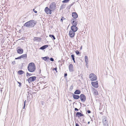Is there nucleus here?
I'll return each mask as SVG.
<instances>
[{
	"mask_svg": "<svg viewBox=\"0 0 126 126\" xmlns=\"http://www.w3.org/2000/svg\"><path fill=\"white\" fill-rule=\"evenodd\" d=\"M35 24V21L34 20H32L26 23L24 25V26L28 28H30L34 27Z\"/></svg>",
	"mask_w": 126,
	"mask_h": 126,
	"instance_id": "nucleus-1",
	"label": "nucleus"
},
{
	"mask_svg": "<svg viewBox=\"0 0 126 126\" xmlns=\"http://www.w3.org/2000/svg\"><path fill=\"white\" fill-rule=\"evenodd\" d=\"M28 70L30 72H34L36 69L34 63H31L28 65Z\"/></svg>",
	"mask_w": 126,
	"mask_h": 126,
	"instance_id": "nucleus-2",
	"label": "nucleus"
},
{
	"mask_svg": "<svg viewBox=\"0 0 126 126\" xmlns=\"http://www.w3.org/2000/svg\"><path fill=\"white\" fill-rule=\"evenodd\" d=\"M89 78L91 81L95 80L97 79L96 76L94 74L91 73L89 75Z\"/></svg>",
	"mask_w": 126,
	"mask_h": 126,
	"instance_id": "nucleus-3",
	"label": "nucleus"
},
{
	"mask_svg": "<svg viewBox=\"0 0 126 126\" xmlns=\"http://www.w3.org/2000/svg\"><path fill=\"white\" fill-rule=\"evenodd\" d=\"M56 7V4L55 2H52L49 6V8L51 11H53L55 9Z\"/></svg>",
	"mask_w": 126,
	"mask_h": 126,
	"instance_id": "nucleus-4",
	"label": "nucleus"
},
{
	"mask_svg": "<svg viewBox=\"0 0 126 126\" xmlns=\"http://www.w3.org/2000/svg\"><path fill=\"white\" fill-rule=\"evenodd\" d=\"M104 126H108V122L107 120V117H104L102 120Z\"/></svg>",
	"mask_w": 126,
	"mask_h": 126,
	"instance_id": "nucleus-5",
	"label": "nucleus"
},
{
	"mask_svg": "<svg viewBox=\"0 0 126 126\" xmlns=\"http://www.w3.org/2000/svg\"><path fill=\"white\" fill-rule=\"evenodd\" d=\"M80 99L82 102H84L86 100V97L85 95L83 94H81L79 96Z\"/></svg>",
	"mask_w": 126,
	"mask_h": 126,
	"instance_id": "nucleus-6",
	"label": "nucleus"
},
{
	"mask_svg": "<svg viewBox=\"0 0 126 126\" xmlns=\"http://www.w3.org/2000/svg\"><path fill=\"white\" fill-rule=\"evenodd\" d=\"M51 10L48 7H46L45 9V13L47 14H50L52 13Z\"/></svg>",
	"mask_w": 126,
	"mask_h": 126,
	"instance_id": "nucleus-7",
	"label": "nucleus"
},
{
	"mask_svg": "<svg viewBox=\"0 0 126 126\" xmlns=\"http://www.w3.org/2000/svg\"><path fill=\"white\" fill-rule=\"evenodd\" d=\"M36 77L35 76H33L30 77L29 78L28 80V82L30 83L31 82L35 80L36 79Z\"/></svg>",
	"mask_w": 126,
	"mask_h": 126,
	"instance_id": "nucleus-8",
	"label": "nucleus"
},
{
	"mask_svg": "<svg viewBox=\"0 0 126 126\" xmlns=\"http://www.w3.org/2000/svg\"><path fill=\"white\" fill-rule=\"evenodd\" d=\"M16 51L17 53L21 54L23 52V50L20 47H18L16 48Z\"/></svg>",
	"mask_w": 126,
	"mask_h": 126,
	"instance_id": "nucleus-9",
	"label": "nucleus"
},
{
	"mask_svg": "<svg viewBox=\"0 0 126 126\" xmlns=\"http://www.w3.org/2000/svg\"><path fill=\"white\" fill-rule=\"evenodd\" d=\"M92 85L94 87L97 88L98 87V83L97 81L96 82H92L91 83Z\"/></svg>",
	"mask_w": 126,
	"mask_h": 126,
	"instance_id": "nucleus-10",
	"label": "nucleus"
},
{
	"mask_svg": "<svg viewBox=\"0 0 126 126\" xmlns=\"http://www.w3.org/2000/svg\"><path fill=\"white\" fill-rule=\"evenodd\" d=\"M69 69L70 72H72L74 71V67L72 64H70L69 65Z\"/></svg>",
	"mask_w": 126,
	"mask_h": 126,
	"instance_id": "nucleus-11",
	"label": "nucleus"
},
{
	"mask_svg": "<svg viewBox=\"0 0 126 126\" xmlns=\"http://www.w3.org/2000/svg\"><path fill=\"white\" fill-rule=\"evenodd\" d=\"M75 25L72 26L71 27V30L75 32H76L78 30V28Z\"/></svg>",
	"mask_w": 126,
	"mask_h": 126,
	"instance_id": "nucleus-12",
	"label": "nucleus"
},
{
	"mask_svg": "<svg viewBox=\"0 0 126 126\" xmlns=\"http://www.w3.org/2000/svg\"><path fill=\"white\" fill-rule=\"evenodd\" d=\"M75 32L71 30H70L69 32V35L71 38H73L74 37L75 33Z\"/></svg>",
	"mask_w": 126,
	"mask_h": 126,
	"instance_id": "nucleus-13",
	"label": "nucleus"
},
{
	"mask_svg": "<svg viewBox=\"0 0 126 126\" xmlns=\"http://www.w3.org/2000/svg\"><path fill=\"white\" fill-rule=\"evenodd\" d=\"M72 16L74 19L77 18L78 16V14L76 12H73L72 13Z\"/></svg>",
	"mask_w": 126,
	"mask_h": 126,
	"instance_id": "nucleus-14",
	"label": "nucleus"
},
{
	"mask_svg": "<svg viewBox=\"0 0 126 126\" xmlns=\"http://www.w3.org/2000/svg\"><path fill=\"white\" fill-rule=\"evenodd\" d=\"M34 41L39 42L41 40V39L39 37H34L33 39Z\"/></svg>",
	"mask_w": 126,
	"mask_h": 126,
	"instance_id": "nucleus-15",
	"label": "nucleus"
},
{
	"mask_svg": "<svg viewBox=\"0 0 126 126\" xmlns=\"http://www.w3.org/2000/svg\"><path fill=\"white\" fill-rule=\"evenodd\" d=\"M84 116V115L80 112H78L76 114V116L79 117H81Z\"/></svg>",
	"mask_w": 126,
	"mask_h": 126,
	"instance_id": "nucleus-16",
	"label": "nucleus"
},
{
	"mask_svg": "<svg viewBox=\"0 0 126 126\" xmlns=\"http://www.w3.org/2000/svg\"><path fill=\"white\" fill-rule=\"evenodd\" d=\"M73 97L74 99H78L79 98V95L75 94H73Z\"/></svg>",
	"mask_w": 126,
	"mask_h": 126,
	"instance_id": "nucleus-17",
	"label": "nucleus"
},
{
	"mask_svg": "<svg viewBox=\"0 0 126 126\" xmlns=\"http://www.w3.org/2000/svg\"><path fill=\"white\" fill-rule=\"evenodd\" d=\"M48 47V45H45L43 46L42 47H40V49L42 50H43L44 49H45L46 48H47Z\"/></svg>",
	"mask_w": 126,
	"mask_h": 126,
	"instance_id": "nucleus-18",
	"label": "nucleus"
},
{
	"mask_svg": "<svg viewBox=\"0 0 126 126\" xmlns=\"http://www.w3.org/2000/svg\"><path fill=\"white\" fill-rule=\"evenodd\" d=\"M81 93V91L79 90H77L74 92L75 94H79Z\"/></svg>",
	"mask_w": 126,
	"mask_h": 126,
	"instance_id": "nucleus-19",
	"label": "nucleus"
},
{
	"mask_svg": "<svg viewBox=\"0 0 126 126\" xmlns=\"http://www.w3.org/2000/svg\"><path fill=\"white\" fill-rule=\"evenodd\" d=\"M21 58L26 59L27 58V55L26 54H23L20 56Z\"/></svg>",
	"mask_w": 126,
	"mask_h": 126,
	"instance_id": "nucleus-20",
	"label": "nucleus"
},
{
	"mask_svg": "<svg viewBox=\"0 0 126 126\" xmlns=\"http://www.w3.org/2000/svg\"><path fill=\"white\" fill-rule=\"evenodd\" d=\"M24 73V72L22 70H19L18 72V74L19 75L22 74Z\"/></svg>",
	"mask_w": 126,
	"mask_h": 126,
	"instance_id": "nucleus-21",
	"label": "nucleus"
},
{
	"mask_svg": "<svg viewBox=\"0 0 126 126\" xmlns=\"http://www.w3.org/2000/svg\"><path fill=\"white\" fill-rule=\"evenodd\" d=\"M43 59L45 61H46L48 59H49V57H42Z\"/></svg>",
	"mask_w": 126,
	"mask_h": 126,
	"instance_id": "nucleus-22",
	"label": "nucleus"
},
{
	"mask_svg": "<svg viewBox=\"0 0 126 126\" xmlns=\"http://www.w3.org/2000/svg\"><path fill=\"white\" fill-rule=\"evenodd\" d=\"M85 62L86 63H88V61L87 56H85Z\"/></svg>",
	"mask_w": 126,
	"mask_h": 126,
	"instance_id": "nucleus-23",
	"label": "nucleus"
},
{
	"mask_svg": "<svg viewBox=\"0 0 126 126\" xmlns=\"http://www.w3.org/2000/svg\"><path fill=\"white\" fill-rule=\"evenodd\" d=\"M94 94L95 95H97L98 94V91L96 90H94Z\"/></svg>",
	"mask_w": 126,
	"mask_h": 126,
	"instance_id": "nucleus-24",
	"label": "nucleus"
},
{
	"mask_svg": "<svg viewBox=\"0 0 126 126\" xmlns=\"http://www.w3.org/2000/svg\"><path fill=\"white\" fill-rule=\"evenodd\" d=\"M71 22L72 24L73 25H74V24L75 23V19H72L71 20Z\"/></svg>",
	"mask_w": 126,
	"mask_h": 126,
	"instance_id": "nucleus-25",
	"label": "nucleus"
},
{
	"mask_svg": "<svg viewBox=\"0 0 126 126\" xmlns=\"http://www.w3.org/2000/svg\"><path fill=\"white\" fill-rule=\"evenodd\" d=\"M49 37H51V38L52 37L54 40H55V37L54 35H49Z\"/></svg>",
	"mask_w": 126,
	"mask_h": 126,
	"instance_id": "nucleus-26",
	"label": "nucleus"
},
{
	"mask_svg": "<svg viewBox=\"0 0 126 126\" xmlns=\"http://www.w3.org/2000/svg\"><path fill=\"white\" fill-rule=\"evenodd\" d=\"M75 19V23L74 24V25H75V26H77V24H78V21L77 20V19Z\"/></svg>",
	"mask_w": 126,
	"mask_h": 126,
	"instance_id": "nucleus-27",
	"label": "nucleus"
},
{
	"mask_svg": "<svg viewBox=\"0 0 126 126\" xmlns=\"http://www.w3.org/2000/svg\"><path fill=\"white\" fill-rule=\"evenodd\" d=\"M70 0H64L62 1L63 3H66L68 2Z\"/></svg>",
	"mask_w": 126,
	"mask_h": 126,
	"instance_id": "nucleus-28",
	"label": "nucleus"
},
{
	"mask_svg": "<svg viewBox=\"0 0 126 126\" xmlns=\"http://www.w3.org/2000/svg\"><path fill=\"white\" fill-rule=\"evenodd\" d=\"M65 5L63 4L61 7V9H63L65 7Z\"/></svg>",
	"mask_w": 126,
	"mask_h": 126,
	"instance_id": "nucleus-29",
	"label": "nucleus"
},
{
	"mask_svg": "<svg viewBox=\"0 0 126 126\" xmlns=\"http://www.w3.org/2000/svg\"><path fill=\"white\" fill-rule=\"evenodd\" d=\"M71 57L72 59H75V56L74 54H72L71 55Z\"/></svg>",
	"mask_w": 126,
	"mask_h": 126,
	"instance_id": "nucleus-30",
	"label": "nucleus"
},
{
	"mask_svg": "<svg viewBox=\"0 0 126 126\" xmlns=\"http://www.w3.org/2000/svg\"><path fill=\"white\" fill-rule=\"evenodd\" d=\"M77 55H79V52L78 50H76L75 51Z\"/></svg>",
	"mask_w": 126,
	"mask_h": 126,
	"instance_id": "nucleus-31",
	"label": "nucleus"
},
{
	"mask_svg": "<svg viewBox=\"0 0 126 126\" xmlns=\"http://www.w3.org/2000/svg\"><path fill=\"white\" fill-rule=\"evenodd\" d=\"M31 75H32V74H29L28 72H27L26 73V76L27 77H28L29 76H31Z\"/></svg>",
	"mask_w": 126,
	"mask_h": 126,
	"instance_id": "nucleus-32",
	"label": "nucleus"
},
{
	"mask_svg": "<svg viewBox=\"0 0 126 126\" xmlns=\"http://www.w3.org/2000/svg\"><path fill=\"white\" fill-rule=\"evenodd\" d=\"M17 83L19 84L18 86L19 87H21V83L18 81H17Z\"/></svg>",
	"mask_w": 126,
	"mask_h": 126,
	"instance_id": "nucleus-33",
	"label": "nucleus"
},
{
	"mask_svg": "<svg viewBox=\"0 0 126 126\" xmlns=\"http://www.w3.org/2000/svg\"><path fill=\"white\" fill-rule=\"evenodd\" d=\"M64 19H65V18H64L63 17H62V18H61V19L60 21L61 22H63V20Z\"/></svg>",
	"mask_w": 126,
	"mask_h": 126,
	"instance_id": "nucleus-34",
	"label": "nucleus"
},
{
	"mask_svg": "<svg viewBox=\"0 0 126 126\" xmlns=\"http://www.w3.org/2000/svg\"><path fill=\"white\" fill-rule=\"evenodd\" d=\"M50 61H52V62H53L54 61V59L52 58H50Z\"/></svg>",
	"mask_w": 126,
	"mask_h": 126,
	"instance_id": "nucleus-35",
	"label": "nucleus"
},
{
	"mask_svg": "<svg viewBox=\"0 0 126 126\" xmlns=\"http://www.w3.org/2000/svg\"><path fill=\"white\" fill-rule=\"evenodd\" d=\"M57 68L56 67L55 68H54L53 69V70H55L56 71V72H57Z\"/></svg>",
	"mask_w": 126,
	"mask_h": 126,
	"instance_id": "nucleus-36",
	"label": "nucleus"
},
{
	"mask_svg": "<svg viewBox=\"0 0 126 126\" xmlns=\"http://www.w3.org/2000/svg\"><path fill=\"white\" fill-rule=\"evenodd\" d=\"M12 64L13 65H14L15 64V61H14L12 63Z\"/></svg>",
	"mask_w": 126,
	"mask_h": 126,
	"instance_id": "nucleus-37",
	"label": "nucleus"
},
{
	"mask_svg": "<svg viewBox=\"0 0 126 126\" xmlns=\"http://www.w3.org/2000/svg\"><path fill=\"white\" fill-rule=\"evenodd\" d=\"M87 112L88 113H91V111L89 110H88L87 111Z\"/></svg>",
	"mask_w": 126,
	"mask_h": 126,
	"instance_id": "nucleus-38",
	"label": "nucleus"
},
{
	"mask_svg": "<svg viewBox=\"0 0 126 126\" xmlns=\"http://www.w3.org/2000/svg\"><path fill=\"white\" fill-rule=\"evenodd\" d=\"M33 10L35 13H37V11L36 10H35L34 9H33Z\"/></svg>",
	"mask_w": 126,
	"mask_h": 126,
	"instance_id": "nucleus-39",
	"label": "nucleus"
},
{
	"mask_svg": "<svg viewBox=\"0 0 126 126\" xmlns=\"http://www.w3.org/2000/svg\"><path fill=\"white\" fill-rule=\"evenodd\" d=\"M75 111H78L79 110L77 108H75Z\"/></svg>",
	"mask_w": 126,
	"mask_h": 126,
	"instance_id": "nucleus-40",
	"label": "nucleus"
},
{
	"mask_svg": "<svg viewBox=\"0 0 126 126\" xmlns=\"http://www.w3.org/2000/svg\"><path fill=\"white\" fill-rule=\"evenodd\" d=\"M67 76V74L66 73L64 74V77L65 78V77Z\"/></svg>",
	"mask_w": 126,
	"mask_h": 126,
	"instance_id": "nucleus-41",
	"label": "nucleus"
},
{
	"mask_svg": "<svg viewBox=\"0 0 126 126\" xmlns=\"http://www.w3.org/2000/svg\"><path fill=\"white\" fill-rule=\"evenodd\" d=\"M76 126H79V124L77 123H76Z\"/></svg>",
	"mask_w": 126,
	"mask_h": 126,
	"instance_id": "nucleus-42",
	"label": "nucleus"
},
{
	"mask_svg": "<svg viewBox=\"0 0 126 126\" xmlns=\"http://www.w3.org/2000/svg\"><path fill=\"white\" fill-rule=\"evenodd\" d=\"M70 88L71 89H73V85H71V86H70Z\"/></svg>",
	"mask_w": 126,
	"mask_h": 126,
	"instance_id": "nucleus-43",
	"label": "nucleus"
},
{
	"mask_svg": "<svg viewBox=\"0 0 126 126\" xmlns=\"http://www.w3.org/2000/svg\"><path fill=\"white\" fill-rule=\"evenodd\" d=\"M18 59H21L20 56H19V57H18Z\"/></svg>",
	"mask_w": 126,
	"mask_h": 126,
	"instance_id": "nucleus-44",
	"label": "nucleus"
},
{
	"mask_svg": "<svg viewBox=\"0 0 126 126\" xmlns=\"http://www.w3.org/2000/svg\"><path fill=\"white\" fill-rule=\"evenodd\" d=\"M72 60H73V61L74 62V63H76V62H75V59H73Z\"/></svg>",
	"mask_w": 126,
	"mask_h": 126,
	"instance_id": "nucleus-45",
	"label": "nucleus"
},
{
	"mask_svg": "<svg viewBox=\"0 0 126 126\" xmlns=\"http://www.w3.org/2000/svg\"><path fill=\"white\" fill-rule=\"evenodd\" d=\"M26 100H25L24 102V105H26Z\"/></svg>",
	"mask_w": 126,
	"mask_h": 126,
	"instance_id": "nucleus-46",
	"label": "nucleus"
},
{
	"mask_svg": "<svg viewBox=\"0 0 126 126\" xmlns=\"http://www.w3.org/2000/svg\"><path fill=\"white\" fill-rule=\"evenodd\" d=\"M86 63V67H87V66H88V63Z\"/></svg>",
	"mask_w": 126,
	"mask_h": 126,
	"instance_id": "nucleus-47",
	"label": "nucleus"
},
{
	"mask_svg": "<svg viewBox=\"0 0 126 126\" xmlns=\"http://www.w3.org/2000/svg\"><path fill=\"white\" fill-rule=\"evenodd\" d=\"M25 105H24V106H23V109H24L25 108Z\"/></svg>",
	"mask_w": 126,
	"mask_h": 126,
	"instance_id": "nucleus-48",
	"label": "nucleus"
},
{
	"mask_svg": "<svg viewBox=\"0 0 126 126\" xmlns=\"http://www.w3.org/2000/svg\"><path fill=\"white\" fill-rule=\"evenodd\" d=\"M73 3H72L70 5V6H72V5H73Z\"/></svg>",
	"mask_w": 126,
	"mask_h": 126,
	"instance_id": "nucleus-49",
	"label": "nucleus"
},
{
	"mask_svg": "<svg viewBox=\"0 0 126 126\" xmlns=\"http://www.w3.org/2000/svg\"><path fill=\"white\" fill-rule=\"evenodd\" d=\"M18 57L17 58H16L15 59V60H17V59H18Z\"/></svg>",
	"mask_w": 126,
	"mask_h": 126,
	"instance_id": "nucleus-50",
	"label": "nucleus"
},
{
	"mask_svg": "<svg viewBox=\"0 0 126 126\" xmlns=\"http://www.w3.org/2000/svg\"><path fill=\"white\" fill-rule=\"evenodd\" d=\"M90 123V122H88V124H89Z\"/></svg>",
	"mask_w": 126,
	"mask_h": 126,
	"instance_id": "nucleus-51",
	"label": "nucleus"
},
{
	"mask_svg": "<svg viewBox=\"0 0 126 126\" xmlns=\"http://www.w3.org/2000/svg\"><path fill=\"white\" fill-rule=\"evenodd\" d=\"M45 84H46L47 83L46 82H44Z\"/></svg>",
	"mask_w": 126,
	"mask_h": 126,
	"instance_id": "nucleus-52",
	"label": "nucleus"
},
{
	"mask_svg": "<svg viewBox=\"0 0 126 126\" xmlns=\"http://www.w3.org/2000/svg\"><path fill=\"white\" fill-rule=\"evenodd\" d=\"M70 8L71 7V6H70V5L69 6Z\"/></svg>",
	"mask_w": 126,
	"mask_h": 126,
	"instance_id": "nucleus-53",
	"label": "nucleus"
},
{
	"mask_svg": "<svg viewBox=\"0 0 126 126\" xmlns=\"http://www.w3.org/2000/svg\"><path fill=\"white\" fill-rule=\"evenodd\" d=\"M2 90H1V92H2Z\"/></svg>",
	"mask_w": 126,
	"mask_h": 126,
	"instance_id": "nucleus-54",
	"label": "nucleus"
},
{
	"mask_svg": "<svg viewBox=\"0 0 126 126\" xmlns=\"http://www.w3.org/2000/svg\"><path fill=\"white\" fill-rule=\"evenodd\" d=\"M29 97V96H28V95L27 97Z\"/></svg>",
	"mask_w": 126,
	"mask_h": 126,
	"instance_id": "nucleus-55",
	"label": "nucleus"
},
{
	"mask_svg": "<svg viewBox=\"0 0 126 126\" xmlns=\"http://www.w3.org/2000/svg\"><path fill=\"white\" fill-rule=\"evenodd\" d=\"M69 101H71V100H69Z\"/></svg>",
	"mask_w": 126,
	"mask_h": 126,
	"instance_id": "nucleus-56",
	"label": "nucleus"
}]
</instances>
